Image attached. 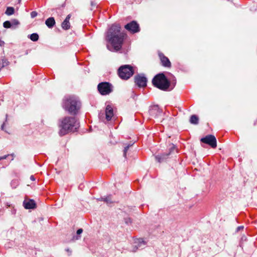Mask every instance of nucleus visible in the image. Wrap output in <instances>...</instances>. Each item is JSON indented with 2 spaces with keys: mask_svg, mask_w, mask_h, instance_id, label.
<instances>
[{
  "mask_svg": "<svg viewBox=\"0 0 257 257\" xmlns=\"http://www.w3.org/2000/svg\"><path fill=\"white\" fill-rule=\"evenodd\" d=\"M127 35L121 32L120 25L112 24L105 33V41L110 44L113 48H121Z\"/></svg>",
  "mask_w": 257,
  "mask_h": 257,
  "instance_id": "1",
  "label": "nucleus"
},
{
  "mask_svg": "<svg viewBox=\"0 0 257 257\" xmlns=\"http://www.w3.org/2000/svg\"><path fill=\"white\" fill-rule=\"evenodd\" d=\"M60 136H63L71 132H76L79 127V122L74 116H66L59 120Z\"/></svg>",
  "mask_w": 257,
  "mask_h": 257,
  "instance_id": "2",
  "label": "nucleus"
},
{
  "mask_svg": "<svg viewBox=\"0 0 257 257\" xmlns=\"http://www.w3.org/2000/svg\"><path fill=\"white\" fill-rule=\"evenodd\" d=\"M62 106L71 115H76L81 108V103L77 97L74 95H69L63 98Z\"/></svg>",
  "mask_w": 257,
  "mask_h": 257,
  "instance_id": "3",
  "label": "nucleus"
},
{
  "mask_svg": "<svg viewBox=\"0 0 257 257\" xmlns=\"http://www.w3.org/2000/svg\"><path fill=\"white\" fill-rule=\"evenodd\" d=\"M153 85L163 91H167L170 86V82L163 73L157 74L152 79Z\"/></svg>",
  "mask_w": 257,
  "mask_h": 257,
  "instance_id": "4",
  "label": "nucleus"
},
{
  "mask_svg": "<svg viewBox=\"0 0 257 257\" xmlns=\"http://www.w3.org/2000/svg\"><path fill=\"white\" fill-rule=\"evenodd\" d=\"M134 73L133 68L128 65H125L119 67L118 70V74L120 78L127 80Z\"/></svg>",
  "mask_w": 257,
  "mask_h": 257,
  "instance_id": "5",
  "label": "nucleus"
},
{
  "mask_svg": "<svg viewBox=\"0 0 257 257\" xmlns=\"http://www.w3.org/2000/svg\"><path fill=\"white\" fill-rule=\"evenodd\" d=\"M97 89L101 95H106L109 94L113 91V86L109 82H102L98 84Z\"/></svg>",
  "mask_w": 257,
  "mask_h": 257,
  "instance_id": "6",
  "label": "nucleus"
},
{
  "mask_svg": "<svg viewBox=\"0 0 257 257\" xmlns=\"http://www.w3.org/2000/svg\"><path fill=\"white\" fill-rule=\"evenodd\" d=\"M124 28L131 34H135L140 31L139 24L136 21H132L124 26Z\"/></svg>",
  "mask_w": 257,
  "mask_h": 257,
  "instance_id": "7",
  "label": "nucleus"
},
{
  "mask_svg": "<svg viewBox=\"0 0 257 257\" xmlns=\"http://www.w3.org/2000/svg\"><path fill=\"white\" fill-rule=\"evenodd\" d=\"M200 141L209 145L213 149L216 148L217 147L216 139L213 135H207L205 137L201 138Z\"/></svg>",
  "mask_w": 257,
  "mask_h": 257,
  "instance_id": "8",
  "label": "nucleus"
},
{
  "mask_svg": "<svg viewBox=\"0 0 257 257\" xmlns=\"http://www.w3.org/2000/svg\"><path fill=\"white\" fill-rule=\"evenodd\" d=\"M147 79L146 77L141 75L135 77V82L139 87H144L147 85Z\"/></svg>",
  "mask_w": 257,
  "mask_h": 257,
  "instance_id": "9",
  "label": "nucleus"
},
{
  "mask_svg": "<svg viewBox=\"0 0 257 257\" xmlns=\"http://www.w3.org/2000/svg\"><path fill=\"white\" fill-rule=\"evenodd\" d=\"M149 113L152 117L156 118L162 114V111L158 105H154L150 109Z\"/></svg>",
  "mask_w": 257,
  "mask_h": 257,
  "instance_id": "10",
  "label": "nucleus"
},
{
  "mask_svg": "<svg viewBox=\"0 0 257 257\" xmlns=\"http://www.w3.org/2000/svg\"><path fill=\"white\" fill-rule=\"evenodd\" d=\"M159 56L162 65L163 66L168 68H170L171 67V63L169 59L166 56H165L163 53L159 52Z\"/></svg>",
  "mask_w": 257,
  "mask_h": 257,
  "instance_id": "11",
  "label": "nucleus"
},
{
  "mask_svg": "<svg viewBox=\"0 0 257 257\" xmlns=\"http://www.w3.org/2000/svg\"><path fill=\"white\" fill-rule=\"evenodd\" d=\"M23 205L26 209H34L36 207L35 201L32 199H25L23 202Z\"/></svg>",
  "mask_w": 257,
  "mask_h": 257,
  "instance_id": "12",
  "label": "nucleus"
},
{
  "mask_svg": "<svg viewBox=\"0 0 257 257\" xmlns=\"http://www.w3.org/2000/svg\"><path fill=\"white\" fill-rule=\"evenodd\" d=\"M113 116V111L112 106L107 105L105 109V118L107 121L110 120Z\"/></svg>",
  "mask_w": 257,
  "mask_h": 257,
  "instance_id": "13",
  "label": "nucleus"
},
{
  "mask_svg": "<svg viewBox=\"0 0 257 257\" xmlns=\"http://www.w3.org/2000/svg\"><path fill=\"white\" fill-rule=\"evenodd\" d=\"M135 243L136 244V245L134 247V251H136V250L139 248L144 247L146 244V242L142 238L138 239L135 241Z\"/></svg>",
  "mask_w": 257,
  "mask_h": 257,
  "instance_id": "14",
  "label": "nucleus"
},
{
  "mask_svg": "<svg viewBox=\"0 0 257 257\" xmlns=\"http://www.w3.org/2000/svg\"><path fill=\"white\" fill-rule=\"evenodd\" d=\"M169 155L170 154L168 153L163 154L160 155L156 156L155 158L158 162L161 163L165 161L168 158Z\"/></svg>",
  "mask_w": 257,
  "mask_h": 257,
  "instance_id": "15",
  "label": "nucleus"
},
{
  "mask_svg": "<svg viewBox=\"0 0 257 257\" xmlns=\"http://www.w3.org/2000/svg\"><path fill=\"white\" fill-rule=\"evenodd\" d=\"M45 24L49 28H52L55 24V21L53 17L47 19L45 21Z\"/></svg>",
  "mask_w": 257,
  "mask_h": 257,
  "instance_id": "16",
  "label": "nucleus"
},
{
  "mask_svg": "<svg viewBox=\"0 0 257 257\" xmlns=\"http://www.w3.org/2000/svg\"><path fill=\"white\" fill-rule=\"evenodd\" d=\"M199 118L196 115H192L190 118V122L192 124H197L198 123Z\"/></svg>",
  "mask_w": 257,
  "mask_h": 257,
  "instance_id": "17",
  "label": "nucleus"
},
{
  "mask_svg": "<svg viewBox=\"0 0 257 257\" xmlns=\"http://www.w3.org/2000/svg\"><path fill=\"white\" fill-rule=\"evenodd\" d=\"M11 22V24L12 25V29H15L17 28L18 26L20 24V22L17 19H13Z\"/></svg>",
  "mask_w": 257,
  "mask_h": 257,
  "instance_id": "18",
  "label": "nucleus"
},
{
  "mask_svg": "<svg viewBox=\"0 0 257 257\" xmlns=\"http://www.w3.org/2000/svg\"><path fill=\"white\" fill-rule=\"evenodd\" d=\"M70 24L69 21L64 20L62 23V28L65 30L70 29Z\"/></svg>",
  "mask_w": 257,
  "mask_h": 257,
  "instance_id": "19",
  "label": "nucleus"
},
{
  "mask_svg": "<svg viewBox=\"0 0 257 257\" xmlns=\"http://www.w3.org/2000/svg\"><path fill=\"white\" fill-rule=\"evenodd\" d=\"M39 37V35L37 33H33L29 36V38L34 42L38 41Z\"/></svg>",
  "mask_w": 257,
  "mask_h": 257,
  "instance_id": "20",
  "label": "nucleus"
},
{
  "mask_svg": "<svg viewBox=\"0 0 257 257\" xmlns=\"http://www.w3.org/2000/svg\"><path fill=\"white\" fill-rule=\"evenodd\" d=\"M15 12V9L13 7H8L5 12V14L8 16H11L14 14Z\"/></svg>",
  "mask_w": 257,
  "mask_h": 257,
  "instance_id": "21",
  "label": "nucleus"
},
{
  "mask_svg": "<svg viewBox=\"0 0 257 257\" xmlns=\"http://www.w3.org/2000/svg\"><path fill=\"white\" fill-rule=\"evenodd\" d=\"M101 200L105 202L107 204H111L113 202L111 201L110 196H107L104 198H101Z\"/></svg>",
  "mask_w": 257,
  "mask_h": 257,
  "instance_id": "22",
  "label": "nucleus"
},
{
  "mask_svg": "<svg viewBox=\"0 0 257 257\" xmlns=\"http://www.w3.org/2000/svg\"><path fill=\"white\" fill-rule=\"evenodd\" d=\"M133 146L132 144H128L127 146H126L123 150V157L124 158H126V153L128 150V149Z\"/></svg>",
  "mask_w": 257,
  "mask_h": 257,
  "instance_id": "23",
  "label": "nucleus"
},
{
  "mask_svg": "<svg viewBox=\"0 0 257 257\" xmlns=\"http://www.w3.org/2000/svg\"><path fill=\"white\" fill-rule=\"evenodd\" d=\"M3 26L5 28H11L12 25L10 21H6L3 23Z\"/></svg>",
  "mask_w": 257,
  "mask_h": 257,
  "instance_id": "24",
  "label": "nucleus"
},
{
  "mask_svg": "<svg viewBox=\"0 0 257 257\" xmlns=\"http://www.w3.org/2000/svg\"><path fill=\"white\" fill-rule=\"evenodd\" d=\"M175 146L173 144H171L169 148V153H168V154H170V155L172 153V152L175 150Z\"/></svg>",
  "mask_w": 257,
  "mask_h": 257,
  "instance_id": "25",
  "label": "nucleus"
},
{
  "mask_svg": "<svg viewBox=\"0 0 257 257\" xmlns=\"http://www.w3.org/2000/svg\"><path fill=\"white\" fill-rule=\"evenodd\" d=\"M38 15V13L36 11H33L31 13V17L32 18H35Z\"/></svg>",
  "mask_w": 257,
  "mask_h": 257,
  "instance_id": "26",
  "label": "nucleus"
},
{
  "mask_svg": "<svg viewBox=\"0 0 257 257\" xmlns=\"http://www.w3.org/2000/svg\"><path fill=\"white\" fill-rule=\"evenodd\" d=\"M9 156H10V155H6L2 157H0V161L4 159H6Z\"/></svg>",
  "mask_w": 257,
  "mask_h": 257,
  "instance_id": "27",
  "label": "nucleus"
},
{
  "mask_svg": "<svg viewBox=\"0 0 257 257\" xmlns=\"http://www.w3.org/2000/svg\"><path fill=\"white\" fill-rule=\"evenodd\" d=\"M83 232V229L82 228L78 229L77 231V234H80Z\"/></svg>",
  "mask_w": 257,
  "mask_h": 257,
  "instance_id": "28",
  "label": "nucleus"
},
{
  "mask_svg": "<svg viewBox=\"0 0 257 257\" xmlns=\"http://www.w3.org/2000/svg\"><path fill=\"white\" fill-rule=\"evenodd\" d=\"M70 17H71V15H67V16L66 17V18H65V19L64 20H66V21H69V20L70 19Z\"/></svg>",
  "mask_w": 257,
  "mask_h": 257,
  "instance_id": "29",
  "label": "nucleus"
},
{
  "mask_svg": "<svg viewBox=\"0 0 257 257\" xmlns=\"http://www.w3.org/2000/svg\"><path fill=\"white\" fill-rule=\"evenodd\" d=\"M5 42L3 41L0 40V47H4Z\"/></svg>",
  "mask_w": 257,
  "mask_h": 257,
  "instance_id": "30",
  "label": "nucleus"
},
{
  "mask_svg": "<svg viewBox=\"0 0 257 257\" xmlns=\"http://www.w3.org/2000/svg\"><path fill=\"white\" fill-rule=\"evenodd\" d=\"M91 6L92 7H94L96 6V4L93 2H91Z\"/></svg>",
  "mask_w": 257,
  "mask_h": 257,
  "instance_id": "31",
  "label": "nucleus"
},
{
  "mask_svg": "<svg viewBox=\"0 0 257 257\" xmlns=\"http://www.w3.org/2000/svg\"><path fill=\"white\" fill-rule=\"evenodd\" d=\"M66 251L67 252H68L69 253V255H70L71 253V251L70 250V249L69 248H66Z\"/></svg>",
  "mask_w": 257,
  "mask_h": 257,
  "instance_id": "32",
  "label": "nucleus"
},
{
  "mask_svg": "<svg viewBox=\"0 0 257 257\" xmlns=\"http://www.w3.org/2000/svg\"><path fill=\"white\" fill-rule=\"evenodd\" d=\"M10 156H12V158L11 160H12H12H14V157H15V154H14V153H13V154H10Z\"/></svg>",
  "mask_w": 257,
  "mask_h": 257,
  "instance_id": "33",
  "label": "nucleus"
},
{
  "mask_svg": "<svg viewBox=\"0 0 257 257\" xmlns=\"http://www.w3.org/2000/svg\"><path fill=\"white\" fill-rule=\"evenodd\" d=\"M30 179L32 181H34L35 180V178L34 176L32 175L30 177Z\"/></svg>",
  "mask_w": 257,
  "mask_h": 257,
  "instance_id": "34",
  "label": "nucleus"
},
{
  "mask_svg": "<svg viewBox=\"0 0 257 257\" xmlns=\"http://www.w3.org/2000/svg\"><path fill=\"white\" fill-rule=\"evenodd\" d=\"M4 126H5V123H4L2 125V126H1V128H2V130H4Z\"/></svg>",
  "mask_w": 257,
  "mask_h": 257,
  "instance_id": "35",
  "label": "nucleus"
},
{
  "mask_svg": "<svg viewBox=\"0 0 257 257\" xmlns=\"http://www.w3.org/2000/svg\"><path fill=\"white\" fill-rule=\"evenodd\" d=\"M243 226H239L237 228V230H239L240 229H243Z\"/></svg>",
  "mask_w": 257,
  "mask_h": 257,
  "instance_id": "36",
  "label": "nucleus"
},
{
  "mask_svg": "<svg viewBox=\"0 0 257 257\" xmlns=\"http://www.w3.org/2000/svg\"><path fill=\"white\" fill-rule=\"evenodd\" d=\"M79 238V237H76V239H78Z\"/></svg>",
  "mask_w": 257,
  "mask_h": 257,
  "instance_id": "37",
  "label": "nucleus"
},
{
  "mask_svg": "<svg viewBox=\"0 0 257 257\" xmlns=\"http://www.w3.org/2000/svg\"><path fill=\"white\" fill-rule=\"evenodd\" d=\"M115 50H118L119 49H114Z\"/></svg>",
  "mask_w": 257,
  "mask_h": 257,
  "instance_id": "38",
  "label": "nucleus"
},
{
  "mask_svg": "<svg viewBox=\"0 0 257 257\" xmlns=\"http://www.w3.org/2000/svg\"><path fill=\"white\" fill-rule=\"evenodd\" d=\"M21 0H19V1H20Z\"/></svg>",
  "mask_w": 257,
  "mask_h": 257,
  "instance_id": "39",
  "label": "nucleus"
}]
</instances>
